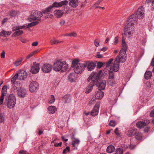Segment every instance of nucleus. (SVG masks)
<instances>
[{"mask_svg":"<svg viewBox=\"0 0 154 154\" xmlns=\"http://www.w3.org/2000/svg\"><path fill=\"white\" fill-rule=\"evenodd\" d=\"M70 149V147L69 146H67L66 148L63 149V154H66V153L69 152Z\"/></svg>","mask_w":154,"mask_h":154,"instance_id":"nucleus-47","label":"nucleus"},{"mask_svg":"<svg viewBox=\"0 0 154 154\" xmlns=\"http://www.w3.org/2000/svg\"><path fill=\"white\" fill-rule=\"evenodd\" d=\"M7 91V87L6 86H4L2 89V94L3 93H5V94H6V92Z\"/></svg>","mask_w":154,"mask_h":154,"instance_id":"nucleus-49","label":"nucleus"},{"mask_svg":"<svg viewBox=\"0 0 154 154\" xmlns=\"http://www.w3.org/2000/svg\"><path fill=\"white\" fill-rule=\"evenodd\" d=\"M119 37L116 36L115 37L114 39V42H113V45H116L117 44L118 42Z\"/></svg>","mask_w":154,"mask_h":154,"instance_id":"nucleus-56","label":"nucleus"},{"mask_svg":"<svg viewBox=\"0 0 154 154\" xmlns=\"http://www.w3.org/2000/svg\"><path fill=\"white\" fill-rule=\"evenodd\" d=\"M62 142H60L59 143H54V146L55 147H58V146H61L62 145Z\"/></svg>","mask_w":154,"mask_h":154,"instance_id":"nucleus-59","label":"nucleus"},{"mask_svg":"<svg viewBox=\"0 0 154 154\" xmlns=\"http://www.w3.org/2000/svg\"><path fill=\"white\" fill-rule=\"evenodd\" d=\"M72 97L69 94H66L63 96V101L64 103H69L71 100Z\"/></svg>","mask_w":154,"mask_h":154,"instance_id":"nucleus-20","label":"nucleus"},{"mask_svg":"<svg viewBox=\"0 0 154 154\" xmlns=\"http://www.w3.org/2000/svg\"><path fill=\"white\" fill-rule=\"evenodd\" d=\"M5 121L4 115L2 113H0V122H2Z\"/></svg>","mask_w":154,"mask_h":154,"instance_id":"nucleus-50","label":"nucleus"},{"mask_svg":"<svg viewBox=\"0 0 154 154\" xmlns=\"http://www.w3.org/2000/svg\"><path fill=\"white\" fill-rule=\"evenodd\" d=\"M23 33V31L21 30H17L13 34L12 36L13 37H16L17 36H20L22 35Z\"/></svg>","mask_w":154,"mask_h":154,"instance_id":"nucleus-36","label":"nucleus"},{"mask_svg":"<svg viewBox=\"0 0 154 154\" xmlns=\"http://www.w3.org/2000/svg\"><path fill=\"white\" fill-rule=\"evenodd\" d=\"M149 123V120L146 119L144 121H140L138 122L136 124L137 127L140 128H141L144 126L148 125Z\"/></svg>","mask_w":154,"mask_h":154,"instance_id":"nucleus-14","label":"nucleus"},{"mask_svg":"<svg viewBox=\"0 0 154 154\" xmlns=\"http://www.w3.org/2000/svg\"><path fill=\"white\" fill-rule=\"evenodd\" d=\"M40 20H37L36 21H33L31 23L28 24L26 26H25V27L27 28H29L31 27H32L34 26L37 25L39 22Z\"/></svg>","mask_w":154,"mask_h":154,"instance_id":"nucleus-31","label":"nucleus"},{"mask_svg":"<svg viewBox=\"0 0 154 154\" xmlns=\"http://www.w3.org/2000/svg\"><path fill=\"white\" fill-rule=\"evenodd\" d=\"M123 150L122 148H118L116 149V152L115 153L116 154H122Z\"/></svg>","mask_w":154,"mask_h":154,"instance_id":"nucleus-45","label":"nucleus"},{"mask_svg":"<svg viewBox=\"0 0 154 154\" xmlns=\"http://www.w3.org/2000/svg\"><path fill=\"white\" fill-rule=\"evenodd\" d=\"M19 154H27V152L26 151L21 150H20L19 152Z\"/></svg>","mask_w":154,"mask_h":154,"instance_id":"nucleus-61","label":"nucleus"},{"mask_svg":"<svg viewBox=\"0 0 154 154\" xmlns=\"http://www.w3.org/2000/svg\"><path fill=\"white\" fill-rule=\"evenodd\" d=\"M39 89V85L36 81L31 82L29 86V89L30 92L32 93L36 92Z\"/></svg>","mask_w":154,"mask_h":154,"instance_id":"nucleus-8","label":"nucleus"},{"mask_svg":"<svg viewBox=\"0 0 154 154\" xmlns=\"http://www.w3.org/2000/svg\"><path fill=\"white\" fill-rule=\"evenodd\" d=\"M18 79V74L17 73L12 78L11 81V83L12 84L15 83V80L17 79Z\"/></svg>","mask_w":154,"mask_h":154,"instance_id":"nucleus-41","label":"nucleus"},{"mask_svg":"<svg viewBox=\"0 0 154 154\" xmlns=\"http://www.w3.org/2000/svg\"><path fill=\"white\" fill-rule=\"evenodd\" d=\"M99 107V104L97 103L91 111V115L93 116H97L98 113Z\"/></svg>","mask_w":154,"mask_h":154,"instance_id":"nucleus-16","label":"nucleus"},{"mask_svg":"<svg viewBox=\"0 0 154 154\" xmlns=\"http://www.w3.org/2000/svg\"><path fill=\"white\" fill-rule=\"evenodd\" d=\"M114 67H113V65L111 66L110 68V70L109 73V78L108 79H115L114 78V75L113 72V71H114L115 72H116V71L114 70L113 69Z\"/></svg>","mask_w":154,"mask_h":154,"instance_id":"nucleus-25","label":"nucleus"},{"mask_svg":"<svg viewBox=\"0 0 154 154\" xmlns=\"http://www.w3.org/2000/svg\"><path fill=\"white\" fill-rule=\"evenodd\" d=\"M49 113L51 114H54L57 110L56 107L54 106H51L48 108Z\"/></svg>","mask_w":154,"mask_h":154,"instance_id":"nucleus-24","label":"nucleus"},{"mask_svg":"<svg viewBox=\"0 0 154 154\" xmlns=\"http://www.w3.org/2000/svg\"><path fill=\"white\" fill-rule=\"evenodd\" d=\"M94 43L95 45L97 47H98L100 45V41L97 39H95Z\"/></svg>","mask_w":154,"mask_h":154,"instance_id":"nucleus-57","label":"nucleus"},{"mask_svg":"<svg viewBox=\"0 0 154 154\" xmlns=\"http://www.w3.org/2000/svg\"><path fill=\"white\" fill-rule=\"evenodd\" d=\"M11 33V31H6L3 30L0 33V35L2 36L5 37L6 35H10Z\"/></svg>","mask_w":154,"mask_h":154,"instance_id":"nucleus-33","label":"nucleus"},{"mask_svg":"<svg viewBox=\"0 0 154 154\" xmlns=\"http://www.w3.org/2000/svg\"><path fill=\"white\" fill-rule=\"evenodd\" d=\"M18 76V79L20 80H24L26 78L27 74L26 71L24 70H20L17 73Z\"/></svg>","mask_w":154,"mask_h":154,"instance_id":"nucleus-10","label":"nucleus"},{"mask_svg":"<svg viewBox=\"0 0 154 154\" xmlns=\"http://www.w3.org/2000/svg\"><path fill=\"white\" fill-rule=\"evenodd\" d=\"M103 96L104 92L102 91L101 90H99L98 91L96 92L95 96L96 98L98 99H102L103 97Z\"/></svg>","mask_w":154,"mask_h":154,"instance_id":"nucleus-19","label":"nucleus"},{"mask_svg":"<svg viewBox=\"0 0 154 154\" xmlns=\"http://www.w3.org/2000/svg\"><path fill=\"white\" fill-rule=\"evenodd\" d=\"M113 60V59L112 58L111 59L108 61L106 63V67L107 68L109 67L110 65V64L112 62Z\"/></svg>","mask_w":154,"mask_h":154,"instance_id":"nucleus-54","label":"nucleus"},{"mask_svg":"<svg viewBox=\"0 0 154 154\" xmlns=\"http://www.w3.org/2000/svg\"><path fill=\"white\" fill-rule=\"evenodd\" d=\"M55 101V99L54 97V95H52L51 96V100L49 102V103L50 104H52Z\"/></svg>","mask_w":154,"mask_h":154,"instance_id":"nucleus-51","label":"nucleus"},{"mask_svg":"<svg viewBox=\"0 0 154 154\" xmlns=\"http://www.w3.org/2000/svg\"><path fill=\"white\" fill-rule=\"evenodd\" d=\"M127 57L126 53L122 50H120L118 56H117L113 64L114 70L117 71L119 70L120 63H124L126 60Z\"/></svg>","mask_w":154,"mask_h":154,"instance_id":"nucleus-1","label":"nucleus"},{"mask_svg":"<svg viewBox=\"0 0 154 154\" xmlns=\"http://www.w3.org/2000/svg\"><path fill=\"white\" fill-rule=\"evenodd\" d=\"M45 19L52 18V15L50 14L45 13Z\"/></svg>","mask_w":154,"mask_h":154,"instance_id":"nucleus-55","label":"nucleus"},{"mask_svg":"<svg viewBox=\"0 0 154 154\" xmlns=\"http://www.w3.org/2000/svg\"><path fill=\"white\" fill-rule=\"evenodd\" d=\"M137 20H127V25L124 28V34L128 37L133 33L134 28L133 25L137 23Z\"/></svg>","mask_w":154,"mask_h":154,"instance_id":"nucleus-3","label":"nucleus"},{"mask_svg":"<svg viewBox=\"0 0 154 154\" xmlns=\"http://www.w3.org/2000/svg\"><path fill=\"white\" fill-rule=\"evenodd\" d=\"M145 8L141 6L139 8L136 13L128 17V19H142L144 16Z\"/></svg>","mask_w":154,"mask_h":154,"instance_id":"nucleus-5","label":"nucleus"},{"mask_svg":"<svg viewBox=\"0 0 154 154\" xmlns=\"http://www.w3.org/2000/svg\"><path fill=\"white\" fill-rule=\"evenodd\" d=\"M152 73L149 71H146L144 74V77L146 79H149L152 76Z\"/></svg>","mask_w":154,"mask_h":154,"instance_id":"nucleus-34","label":"nucleus"},{"mask_svg":"<svg viewBox=\"0 0 154 154\" xmlns=\"http://www.w3.org/2000/svg\"><path fill=\"white\" fill-rule=\"evenodd\" d=\"M68 2L67 0H64L59 2H54L52 5V8H58L63 6H66L68 4Z\"/></svg>","mask_w":154,"mask_h":154,"instance_id":"nucleus-11","label":"nucleus"},{"mask_svg":"<svg viewBox=\"0 0 154 154\" xmlns=\"http://www.w3.org/2000/svg\"><path fill=\"white\" fill-rule=\"evenodd\" d=\"M77 75L75 73L72 72L70 73L68 76V79L70 82H75L77 79Z\"/></svg>","mask_w":154,"mask_h":154,"instance_id":"nucleus-17","label":"nucleus"},{"mask_svg":"<svg viewBox=\"0 0 154 154\" xmlns=\"http://www.w3.org/2000/svg\"><path fill=\"white\" fill-rule=\"evenodd\" d=\"M122 48L120 50H122L123 51H125L126 52L128 49L127 45L125 42V40L123 38L122 39Z\"/></svg>","mask_w":154,"mask_h":154,"instance_id":"nucleus-28","label":"nucleus"},{"mask_svg":"<svg viewBox=\"0 0 154 154\" xmlns=\"http://www.w3.org/2000/svg\"><path fill=\"white\" fill-rule=\"evenodd\" d=\"M35 52H37V51H35L29 54L28 55H27L26 57V59H29L30 57L32 56L34 54V53Z\"/></svg>","mask_w":154,"mask_h":154,"instance_id":"nucleus-52","label":"nucleus"},{"mask_svg":"<svg viewBox=\"0 0 154 154\" xmlns=\"http://www.w3.org/2000/svg\"><path fill=\"white\" fill-rule=\"evenodd\" d=\"M80 140L78 139H75V140L72 141V144L73 147V149L76 150L77 149Z\"/></svg>","mask_w":154,"mask_h":154,"instance_id":"nucleus-21","label":"nucleus"},{"mask_svg":"<svg viewBox=\"0 0 154 154\" xmlns=\"http://www.w3.org/2000/svg\"><path fill=\"white\" fill-rule=\"evenodd\" d=\"M6 95L5 94V93H3L2 94L1 96L0 99V104L2 105V104L3 100L4 99V97Z\"/></svg>","mask_w":154,"mask_h":154,"instance_id":"nucleus-46","label":"nucleus"},{"mask_svg":"<svg viewBox=\"0 0 154 154\" xmlns=\"http://www.w3.org/2000/svg\"><path fill=\"white\" fill-rule=\"evenodd\" d=\"M109 125L111 126L114 127L116 125V122L114 121H110L109 122Z\"/></svg>","mask_w":154,"mask_h":154,"instance_id":"nucleus-53","label":"nucleus"},{"mask_svg":"<svg viewBox=\"0 0 154 154\" xmlns=\"http://www.w3.org/2000/svg\"><path fill=\"white\" fill-rule=\"evenodd\" d=\"M35 18L36 19H41L40 18L43 16V13L42 12L38 11H35Z\"/></svg>","mask_w":154,"mask_h":154,"instance_id":"nucleus-30","label":"nucleus"},{"mask_svg":"<svg viewBox=\"0 0 154 154\" xmlns=\"http://www.w3.org/2000/svg\"><path fill=\"white\" fill-rule=\"evenodd\" d=\"M146 3H151V8L152 10H154V0H146Z\"/></svg>","mask_w":154,"mask_h":154,"instance_id":"nucleus-39","label":"nucleus"},{"mask_svg":"<svg viewBox=\"0 0 154 154\" xmlns=\"http://www.w3.org/2000/svg\"><path fill=\"white\" fill-rule=\"evenodd\" d=\"M33 66H32L31 68V72L33 74L38 73L39 70V64H36L35 63H33Z\"/></svg>","mask_w":154,"mask_h":154,"instance_id":"nucleus-12","label":"nucleus"},{"mask_svg":"<svg viewBox=\"0 0 154 154\" xmlns=\"http://www.w3.org/2000/svg\"><path fill=\"white\" fill-rule=\"evenodd\" d=\"M52 66L49 64H45L43 65L41 69L42 71L45 73L50 72L52 69Z\"/></svg>","mask_w":154,"mask_h":154,"instance_id":"nucleus-13","label":"nucleus"},{"mask_svg":"<svg viewBox=\"0 0 154 154\" xmlns=\"http://www.w3.org/2000/svg\"><path fill=\"white\" fill-rule=\"evenodd\" d=\"M67 21H65L64 20H60V21L59 22L60 25H63L65 24L66 25H69V24L67 23L69 22L68 20H66Z\"/></svg>","mask_w":154,"mask_h":154,"instance_id":"nucleus-43","label":"nucleus"},{"mask_svg":"<svg viewBox=\"0 0 154 154\" xmlns=\"http://www.w3.org/2000/svg\"><path fill=\"white\" fill-rule=\"evenodd\" d=\"M95 99L92 98V99L89 102V103L90 105H92V104H94L95 103Z\"/></svg>","mask_w":154,"mask_h":154,"instance_id":"nucleus-58","label":"nucleus"},{"mask_svg":"<svg viewBox=\"0 0 154 154\" xmlns=\"http://www.w3.org/2000/svg\"><path fill=\"white\" fill-rule=\"evenodd\" d=\"M92 83L93 82H90L86 90L85 93H89L91 91L93 88V86L95 85V84H94Z\"/></svg>","mask_w":154,"mask_h":154,"instance_id":"nucleus-22","label":"nucleus"},{"mask_svg":"<svg viewBox=\"0 0 154 154\" xmlns=\"http://www.w3.org/2000/svg\"><path fill=\"white\" fill-rule=\"evenodd\" d=\"M115 149L114 147L112 145L108 146L106 149V151L108 153H111Z\"/></svg>","mask_w":154,"mask_h":154,"instance_id":"nucleus-35","label":"nucleus"},{"mask_svg":"<svg viewBox=\"0 0 154 154\" xmlns=\"http://www.w3.org/2000/svg\"><path fill=\"white\" fill-rule=\"evenodd\" d=\"M106 82L104 80L102 81L99 84L98 89L99 90H102L105 89L106 86Z\"/></svg>","mask_w":154,"mask_h":154,"instance_id":"nucleus-29","label":"nucleus"},{"mask_svg":"<svg viewBox=\"0 0 154 154\" xmlns=\"http://www.w3.org/2000/svg\"><path fill=\"white\" fill-rule=\"evenodd\" d=\"M51 45L63 43V41L54 39L51 40Z\"/></svg>","mask_w":154,"mask_h":154,"instance_id":"nucleus-38","label":"nucleus"},{"mask_svg":"<svg viewBox=\"0 0 154 154\" xmlns=\"http://www.w3.org/2000/svg\"><path fill=\"white\" fill-rule=\"evenodd\" d=\"M134 136L135 139L137 140H141L142 139V134L140 132L138 131Z\"/></svg>","mask_w":154,"mask_h":154,"instance_id":"nucleus-26","label":"nucleus"},{"mask_svg":"<svg viewBox=\"0 0 154 154\" xmlns=\"http://www.w3.org/2000/svg\"><path fill=\"white\" fill-rule=\"evenodd\" d=\"M6 100H7V106L8 108L11 109L14 107L16 103V99L14 95L10 94Z\"/></svg>","mask_w":154,"mask_h":154,"instance_id":"nucleus-7","label":"nucleus"},{"mask_svg":"<svg viewBox=\"0 0 154 154\" xmlns=\"http://www.w3.org/2000/svg\"><path fill=\"white\" fill-rule=\"evenodd\" d=\"M108 83L109 85L113 86L116 83V81L115 79H108Z\"/></svg>","mask_w":154,"mask_h":154,"instance_id":"nucleus-37","label":"nucleus"},{"mask_svg":"<svg viewBox=\"0 0 154 154\" xmlns=\"http://www.w3.org/2000/svg\"><path fill=\"white\" fill-rule=\"evenodd\" d=\"M137 130L135 128H132L128 130L127 132V135L128 136L131 137L135 136Z\"/></svg>","mask_w":154,"mask_h":154,"instance_id":"nucleus-18","label":"nucleus"},{"mask_svg":"<svg viewBox=\"0 0 154 154\" xmlns=\"http://www.w3.org/2000/svg\"><path fill=\"white\" fill-rule=\"evenodd\" d=\"M17 95L21 98L24 97L27 94L26 90L23 88H20L17 90Z\"/></svg>","mask_w":154,"mask_h":154,"instance_id":"nucleus-15","label":"nucleus"},{"mask_svg":"<svg viewBox=\"0 0 154 154\" xmlns=\"http://www.w3.org/2000/svg\"><path fill=\"white\" fill-rule=\"evenodd\" d=\"M53 67V69L56 72H63L67 70L68 66L65 61L57 60L54 63Z\"/></svg>","mask_w":154,"mask_h":154,"instance_id":"nucleus-2","label":"nucleus"},{"mask_svg":"<svg viewBox=\"0 0 154 154\" xmlns=\"http://www.w3.org/2000/svg\"><path fill=\"white\" fill-rule=\"evenodd\" d=\"M72 67L75 72L78 74H81L85 69L84 63H79L78 60H74L72 61Z\"/></svg>","mask_w":154,"mask_h":154,"instance_id":"nucleus-4","label":"nucleus"},{"mask_svg":"<svg viewBox=\"0 0 154 154\" xmlns=\"http://www.w3.org/2000/svg\"><path fill=\"white\" fill-rule=\"evenodd\" d=\"M52 8V5L49 7H48L45 10H43L42 11V13L45 14L46 13V12L50 11Z\"/></svg>","mask_w":154,"mask_h":154,"instance_id":"nucleus-44","label":"nucleus"},{"mask_svg":"<svg viewBox=\"0 0 154 154\" xmlns=\"http://www.w3.org/2000/svg\"><path fill=\"white\" fill-rule=\"evenodd\" d=\"M78 0H70L69 5L72 7L75 8L78 5Z\"/></svg>","mask_w":154,"mask_h":154,"instance_id":"nucleus-23","label":"nucleus"},{"mask_svg":"<svg viewBox=\"0 0 154 154\" xmlns=\"http://www.w3.org/2000/svg\"><path fill=\"white\" fill-rule=\"evenodd\" d=\"M25 27V26L24 25L14 26L12 28V30L13 31L15 32L17 30L23 29Z\"/></svg>","mask_w":154,"mask_h":154,"instance_id":"nucleus-32","label":"nucleus"},{"mask_svg":"<svg viewBox=\"0 0 154 154\" xmlns=\"http://www.w3.org/2000/svg\"><path fill=\"white\" fill-rule=\"evenodd\" d=\"M5 52L4 51H3L1 53V54H0V56H1V58H4L5 57Z\"/></svg>","mask_w":154,"mask_h":154,"instance_id":"nucleus-62","label":"nucleus"},{"mask_svg":"<svg viewBox=\"0 0 154 154\" xmlns=\"http://www.w3.org/2000/svg\"><path fill=\"white\" fill-rule=\"evenodd\" d=\"M85 68L87 67V69L88 71L92 70L95 68V64L92 62L86 61L84 63Z\"/></svg>","mask_w":154,"mask_h":154,"instance_id":"nucleus-9","label":"nucleus"},{"mask_svg":"<svg viewBox=\"0 0 154 154\" xmlns=\"http://www.w3.org/2000/svg\"><path fill=\"white\" fill-rule=\"evenodd\" d=\"M35 14V11L34 10L32 11L31 12L30 16L28 18V19H36L35 18V14Z\"/></svg>","mask_w":154,"mask_h":154,"instance_id":"nucleus-40","label":"nucleus"},{"mask_svg":"<svg viewBox=\"0 0 154 154\" xmlns=\"http://www.w3.org/2000/svg\"><path fill=\"white\" fill-rule=\"evenodd\" d=\"M19 40L23 43H26L27 42V40L26 39L23 38L21 37L20 38Z\"/></svg>","mask_w":154,"mask_h":154,"instance_id":"nucleus-63","label":"nucleus"},{"mask_svg":"<svg viewBox=\"0 0 154 154\" xmlns=\"http://www.w3.org/2000/svg\"><path fill=\"white\" fill-rule=\"evenodd\" d=\"M103 65V63L102 62H98L97 64V66L98 68H101Z\"/></svg>","mask_w":154,"mask_h":154,"instance_id":"nucleus-64","label":"nucleus"},{"mask_svg":"<svg viewBox=\"0 0 154 154\" xmlns=\"http://www.w3.org/2000/svg\"><path fill=\"white\" fill-rule=\"evenodd\" d=\"M23 59L21 58L20 60L17 61H15L14 63V65L16 66H19L21 64V62Z\"/></svg>","mask_w":154,"mask_h":154,"instance_id":"nucleus-48","label":"nucleus"},{"mask_svg":"<svg viewBox=\"0 0 154 154\" xmlns=\"http://www.w3.org/2000/svg\"><path fill=\"white\" fill-rule=\"evenodd\" d=\"M63 14V12L62 10H56L54 11V14L57 18H60L62 16Z\"/></svg>","mask_w":154,"mask_h":154,"instance_id":"nucleus-27","label":"nucleus"},{"mask_svg":"<svg viewBox=\"0 0 154 154\" xmlns=\"http://www.w3.org/2000/svg\"><path fill=\"white\" fill-rule=\"evenodd\" d=\"M11 17H15L18 14V12L17 11H12L10 13Z\"/></svg>","mask_w":154,"mask_h":154,"instance_id":"nucleus-42","label":"nucleus"},{"mask_svg":"<svg viewBox=\"0 0 154 154\" xmlns=\"http://www.w3.org/2000/svg\"><path fill=\"white\" fill-rule=\"evenodd\" d=\"M69 34V37H75L77 35V34L75 32H72Z\"/></svg>","mask_w":154,"mask_h":154,"instance_id":"nucleus-60","label":"nucleus"},{"mask_svg":"<svg viewBox=\"0 0 154 154\" xmlns=\"http://www.w3.org/2000/svg\"><path fill=\"white\" fill-rule=\"evenodd\" d=\"M101 72L102 71L100 70L98 73L92 72L88 78L87 81L88 82H93L92 83L95 84L98 80Z\"/></svg>","mask_w":154,"mask_h":154,"instance_id":"nucleus-6","label":"nucleus"}]
</instances>
